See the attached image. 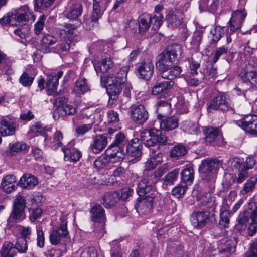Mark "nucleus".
<instances>
[{
  "mask_svg": "<svg viewBox=\"0 0 257 257\" xmlns=\"http://www.w3.org/2000/svg\"><path fill=\"white\" fill-rule=\"evenodd\" d=\"M187 189L186 185H178L172 190V194L177 198L182 197Z\"/></svg>",
  "mask_w": 257,
  "mask_h": 257,
  "instance_id": "nucleus-62",
  "label": "nucleus"
},
{
  "mask_svg": "<svg viewBox=\"0 0 257 257\" xmlns=\"http://www.w3.org/2000/svg\"><path fill=\"white\" fill-rule=\"evenodd\" d=\"M236 107L231 104L229 96L223 92H218L207 103V110L209 113L215 111H232L235 112Z\"/></svg>",
  "mask_w": 257,
  "mask_h": 257,
  "instance_id": "nucleus-4",
  "label": "nucleus"
},
{
  "mask_svg": "<svg viewBox=\"0 0 257 257\" xmlns=\"http://www.w3.org/2000/svg\"><path fill=\"white\" fill-rule=\"evenodd\" d=\"M64 154V159L70 162H77L81 157V152L75 148L69 149L65 147L62 148Z\"/></svg>",
  "mask_w": 257,
  "mask_h": 257,
  "instance_id": "nucleus-32",
  "label": "nucleus"
},
{
  "mask_svg": "<svg viewBox=\"0 0 257 257\" xmlns=\"http://www.w3.org/2000/svg\"><path fill=\"white\" fill-rule=\"evenodd\" d=\"M76 112V108L68 104L63 105L58 108V113L61 115H73Z\"/></svg>",
  "mask_w": 257,
  "mask_h": 257,
  "instance_id": "nucleus-54",
  "label": "nucleus"
},
{
  "mask_svg": "<svg viewBox=\"0 0 257 257\" xmlns=\"http://www.w3.org/2000/svg\"><path fill=\"white\" fill-rule=\"evenodd\" d=\"M212 35V41L216 43L218 42L224 34V29L220 26H216L210 31Z\"/></svg>",
  "mask_w": 257,
  "mask_h": 257,
  "instance_id": "nucleus-55",
  "label": "nucleus"
},
{
  "mask_svg": "<svg viewBox=\"0 0 257 257\" xmlns=\"http://www.w3.org/2000/svg\"><path fill=\"white\" fill-rule=\"evenodd\" d=\"M179 173V169L176 168L167 174L164 177V184L166 185H171L177 178Z\"/></svg>",
  "mask_w": 257,
  "mask_h": 257,
  "instance_id": "nucleus-50",
  "label": "nucleus"
},
{
  "mask_svg": "<svg viewBox=\"0 0 257 257\" xmlns=\"http://www.w3.org/2000/svg\"><path fill=\"white\" fill-rule=\"evenodd\" d=\"M236 124L245 132L257 136V115L248 114L236 121Z\"/></svg>",
  "mask_w": 257,
  "mask_h": 257,
  "instance_id": "nucleus-10",
  "label": "nucleus"
},
{
  "mask_svg": "<svg viewBox=\"0 0 257 257\" xmlns=\"http://www.w3.org/2000/svg\"><path fill=\"white\" fill-rule=\"evenodd\" d=\"M150 133L153 134V137L156 140V145H164L166 142L167 139L166 136L162 134L160 130L156 128L150 129Z\"/></svg>",
  "mask_w": 257,
  "mask_h": 257,
  "instance_id": "nucleus-47",
  "label": "nucleus"
},
{
  "mask_svg": "<svg viewBox=\"0 0 257 257\" xmlns=\"http://www.w3.org/2000/svg\"><path fill=\"white\" fill-rule=\"evenodd\" d=\"M228 53L230 55L231 58H233L234 53L233 52L230 51V49L228 46L224 45L217 48L214 52L213 57L212 60V62L213 63H215L218 61L221 56L226 54Z\"/></svg>",
  "mask_w": 257,
  "mask_h": 257,
  "instance_id": "nucleus-40",
  "label": "nucleus"
},
{
  "mask_svg": "<svg viewBox=\"0 0 257 257\" xmlns=\"http://www.w3.org/2000/svg\"><path fill=\"white\" fill-rule=\"evenodd\" d=\"M219 6V0H202L200 4V9L206 7L210 12L214 13L217 10Z\"/></svg>",
  "mask_w": 257,
  "mask_h": 257,
  "instance_id": "nucleus-46",
  "label": "nucleus"
},
{
  "mask_svg": "<svg viewBox=\"0 0 257 257\" xmlns=\"http://www.w3.org/2000/svg\"><path fill=\"white\" fill-rule=\"evenodd\" d=\"M154 71V66L149 59L139 62L137 65L136 73L139 78L145 80H150Z\"/></svg>",
  "mask_w": 257,
  "mask_h": 257,
  "instance_id": "nucleus-11",
  "label": "nucleus"
},
{
  "mask_svg": "<svg viewBox=\"0 0 257 257\" xmlns=\"http://www.w3.org/2000/svg\"><path fill=\"white\" fill-rule=\"evenodd\" d=\"M125 156L121 149L117 147L112 150V152L104 156H101L96 159L93 163L95 167L98 169L107 167L110 163H118L123 160Z\"/></svg>",
  "mask_w": 257,
  "mask_h": 257,
  "instance_id": "nucleus-7",
  "label": "nucleus"
},
{
  "mask_svg": "<svg viewBox=\"0 0 257 257\" xmlns=\"http://www.w3.org/2000/svg\"><path fill=\"white\" fill-rule=\"evenodd\" d=\"M63 74L62 71L57 73H52L47 76L46 88L50 94H54L58 85V80Z\"/></svg>",
  "mask_w": 257,
  "mask_h": 257,
  "instance_id": "nucleus-24",
  "label": "nucleus"
},
{
  "mask_svg": "<svg viewBox=\"0 0 257 257\" xmlns=\"http://www.w3.org/2000/svg\"><path fill=\"white\" fill-rule=\"evenodd\" d=\"M129 70L127 66L122 67L118 71L109 75L106 79L108 85L107 93L109 96V102L116 100L122 90V85L126 81V75Z\"/></svg>",
  "mask_w": 257,
  "mask_h": 257,
  "instance_id": "nucleus-2",
  "label": "nucleus"
},
{
  "mask_svg": "<svg viewBox=\"0 0 257 257\" xmlns=\"http://www.w3.org/2000/svg\"><path fill=\"white\" fill-rule=\"evenodd\" d=\"M94 66L97 73L99 72L105 73L112 67L113 62L110 58H106L96 64H94Z\"/></svg>",
  "mask_w": 257,
  "mask_h": 257,
  "instance_id": "nucleus-39",
  "label": "nucleus"
},
{
  "mask_svg": "<svg viewBox=\"0 0 257 257\" xmlns=\"http://www.w3.org/2000/svg\"><path fill=\"white\" fill-rule=\"evenodd\" d=\"M131 117L132 120L138 124H143L148 118L149 114L143 105H134L131 107Z\"/></svg>",
  "mask_w": 257,
  "mask_h": 257,
  "instance_id": "nucleus-14",
  "label": "nucleus"
},
{
  "mask_svg": "<svg viewBox=\"0 0 257 257\" xmlns=\"http://www.w3.org/2000/svg\"><path fill=\"white\" fill-rule=\"evenodd\" d=\"M19 183L23 188L31 189L38 184V181L35 176L31 174H25L20 178Z\"/></svg>",
  "mask_w": 257,
  "mask_h": 257,
  "instance_id": "nucleus-25",
  "label": "nucleus"
},
{
  "mask_svg": "<svg viewBox=\"0 0 257 257\" xmlns=\"http://www.w3.org/2000/svg\"><path fill=\"white\" fill-rule=\"evenodd\" d=\"M25 218L24 210L13 207L12 211L7 220L8 225L12 226L14 223L20 222Z\"/></svg>",
  "mask_w": 257,
  "mask_h": 257,
  "instance_id": "nucleus-27",
  "label": "nucleus"
},
{
  "mask_svg": "<svg viewBox=\"0 0 257 257\" xmlns=\"http://www.w3.org/2000/svg\"><path fill=\"white\" fill-rule=\"evenodd\" d=\"M34 78L24 72L19 78V82L24 87L30 86L33 83Z\"/></svg>",
  "mask_w": 257,
  "mask_h": 257,
  "instance_id": "nucleus-59",
  "label": "nucleus"
},
{
  "mask_svg": "<svg viewBox=\"0 0 257 257\" xmlns=\"http://www.w3.org/2000/svg\"><path fill=\"white\" fill-rule=\"evenodd\" d=\"M199 125L198 123L193 122L189 120L183 121L181 125V129L185 132L190 134L197 133L198 130Z\"/></svg>",
  "mask_w": 257,
  "mask_h": 257,
  "instance_id": "nucleus-41",
  "label": "nucleus"
},
{
  "mask_svg": "<svg viewBox=\"0 0 257 257\" xmlns=\"http://www.w3.org/2000/svg\"><path fill=\"white\" fill-rule=\"evenodd\" d=\"M0 254L2 257H14L17 254V251L13 244L8 242L3 245Z\"/></svg>",
  "mask_w": 257,
  "mask_h": 257,
  "instance_id": "nucleus-42",
  "label": "nucleus"
},
{
  "mask_svg": "<svg viewBox=\"0 0 257 257\" xmlns=\"http://www.w3.org/2000/svg\"><path fill=\"white\" fill-rule=\"evenodd\" d=\"M187 152L185 146L181 144L176 145L170 151L171 157H179L184 156Z\"/></svg>",
  "mask_w": 257,
  "mask_h": 257,
  "instance_id": "nucleus-48",
  "label": "nucleus"
},
{
  "mask_svg": "<svg viewBox=\"0 0 257 257\" xmlns=\"http://www.w3.org/2000/svg\"><path fill=\"white\" fill-rule=\"evenodd\" d=\"M60 221L59 227L56 229H53L49 235L50 242L54 245L58 244L62 239L66 237L69 234L67 230L66 215H63L61 216Z\"/></svg>",
  "mask_w": 257,
  "mask_h": 257,
  "instance_id": "nucleus-8",
  "label": "nucleus"
},
{
  "mask_svg": "<svg viewBox=\"0 0 257 257\" xmlns=\"http://www.w3.org/2000/svg\"><path fill=\"white\" fill-rule=\"evenodd\" d=\"M229 212L227 210H224L220 213L219 224L223 227H227L229 222Z\"/></svg>",
  "mask_w": 257,
  "mask_h": 257,
  "instance_id": "nucleus-63",
  "label": "nucleus"
},
{
  "mask_svg": "<svg viewBox=\"0 0 257 257\" xmlns=\"http://www.w3.org/2000/svg\"><path fill=\"white\" fill-rule=\"evenodd\" d=\"M17 127L15 121L9 117H0V134L3 136L13 135Z\"/></svg>",
  "mask_w": 257,
  "mask_h": 257,
  "instance_id": "nucleus-17",
  "label": "nucleus"
},
{
  "mask_svg": "<svg viewBox=\"0 0 257 257\" xmlns=\"http://www.w3.org/2000/svg\"><path fill=\"white\" fill-rule=\"evenodd\" d=\"M210 220V212L208 211H200L193 214L191 218V222L194 227L202 228L209 223Z\"/></svg>",
  "mask_w": 257,
  "mask_h": 257,
  "instance_id": "nucleus-16",
  "label": "nucleus"
},
{
  "mask_svg": "<svg viewBox=\"0 0 257 257\" xmlns=\"http://www.w3.org/2000/svg\"><path fill=\"white\" fill-rule=\"evenodd\" d=\"M194 171L191 166H186L182 171L181 179L186 185L191 184L194 180Z\"/></svg>",
  "mask_w": 257,
  "mask_h": 257,
  "instance_id": "nucleus-36",
  "label": "nucleus"
},
{
  "mask_svg": "<svg viewBox=\"0 0 257 257\" xmlns=\"http://www.w3.org/2000/svg\"><path fill=\"white\" fill-rule=\"evenodd\" d=\"M152 21V17L150 15H146L141 18L139 23V31L142 35L149 29Z\"/></svg>",
  "mask_w": 257,
  "mask_h": 257,
  "instance_id": "nucleus-44",
  "label": "nucleus"
},
{
  "mask_svg": "<svg viewBox=\"0 0 257 257\" xmlns=\"http://www.w3.org/2000/svg\"><path fill=\"white\" fill-rule=\"evenodd\" d=\"M141 147L138 139L130 142L126 147V156L130 162H135L141 154Z\"/></svg>",
  "mask_w": 257,
  "mask_h": 257,
  "instance_id": "nucleus-15",
  "label": "nucleus"
},
{
  "mask_svg": "<svg viewBox=\"0 0 257 257\" xmlns=\"http://www.w3.org/2000/svg\"><path fill=\"white\" fill-rule=\"evenodd\" d=\"M140 137L142 142L146 146L151 147L156 145L154 137H153V134L150 133V129L141 131Z\"/></svg>",
  "mask_w": 257,
  "mask_h": 257,
  "instance_id": "nucleus-38",
  "label": "nucleus"
},
{
  "mask_svg": "<svg viewBox=\"0 0 257 257\" xmlns=\"http://www.w3.org/2000/svg\"><path fill=\"white\" fill-rule=\"evenodd\" d=\"M46 19V16L42 15L39 17L38 21L35 24L34 31L36 35L39 34L43 30Z\"/></svg>",
  "mask_w": 257,
  "mask_h": 257,
  "instance_id": "nucleus-56",
  "label": "nucleus"
},
{
  "mask_svg": "<svg viewBox=\"0 0 257 257\" xmlns=\"http://www.w3.org/2000/svg\"><path fill=\"white\" fill-rule=\"evenodd\" d=\"M160 128L162 130L169 131L178 127L179 119L176 116L166 118L160 122Z\"/></svg>",
  "mask_w": 257,
  "mask_h": 257,
  "instance_id": "nucleus-29",
  "label": "nucleus"
},
{
  "mask_svg": "<svg viewBox=\"0 0 257 257\" xmlns=\"http://www.w3.org/2000/svg\"><path fill=\"white\" fill-rule=\"evenodd\" d=\"M205 135V140L206 142L211 143L217 140L221 141L223 136L220 130L218 127L207 126L203 128Z\"/></svg>",
  "mask_w": 257,
  "mask_h": 257,
  "instance_id": "nucleus-19",
  "label": "nucleus"
},
{
  "mask_svg": "<svg viewBox=\"0 0 257 257\" xmlns=\"http://www.w3.org/2000/svg\"><path fill=\"white\" fill-rule=\"evenodd\" d=\"M182 53V46L179 44L174 43L168 46L165 51L158 55L157 61L164 60L167 61L169 60L171 62H176L181 58Z\"/></svg>",
  "mask_w": 257,
  "mask_h": 257,
  "instance_id": "nucleus-9",
  "label": "nucleus"
},
{
  "mask_svg": "<svg viewBox=\"0 0 257 257\" xmlns=\"http://www.w3.org/2000/svg\"><path fill=\"white\" fill-rule=\"evenodd\" d=\"M20 11H23L24 13L18 12L15 13V15L17 16L16 19L17 21H18V25H23L24 23L29 19V15H31L33 19H35L34 16L30 12L27 6H23L22 7Z\"/></svg>",
  "mask_w": 257,
  "mask_h": 257,
  "instance_id": "nucleus-37",
  "label": "nucleus"
},
{
  "mask_svg": "<svg viewBox=\"0 0 257 257\" xmlns=\"http://www.w3.org/2000/svg\"><path fill=\"white\" fill-rule=\"evenodd\" d=\"M16 248V251L20 253H26L28 249L27 240L25 239H19L14 246Z\"/></svg>",
  "mask_w": 257,
  "mask_h": 257,
  "instance_id": "nucleus-57",
  "label": "nucleus"
},
{
  "mask_svg": "<svg viewBox=\"0 0 257 257\" xmlns=\"http://www.w3.org/2000/svg\"><path fill=\"white\" fill-rule=\"evenodd\" d=\"M176 62H171L168 60H160L157 61L156 65L159 70L160 75L164 79H173L181 76L182 69L180 67L175 65Z\"/></svg>",
  "mask_w": 257,
  "mask_h": 257,
  "instance_id": "nucleus-5",
  "label": "nucleus"
},
{
  "mask_svg": "<svg viewBox=\"0 0 257 257\" xmlns=\"http://www.w3.org/2000/svg\"><path fill=\"white\" fill-rule=\"evenodd\" d=\"M245 256L246 257H257V238L250 244Z\"/></svg>",
  "mask_w": 257,
  "mask_h": 257,
  "instance_id": "nucleus-60",
  "label": "nucleus"
},
{
  "mask_svg": "<svg viewBox=\"0 0 257 257\" xmlns=\"http://www.w3.org/2000/svg\"><path fill=\"white\" fill-rule=\"evenodd\" d=\"M158 164L153 158H150L145 163V169L142 179L138 184L137 193L138 195L143 196L150 192L154 188V185L158 182L162 175L165 173L167 165L164 164L153 172L151 170L154 169Z\"/></svg>",
  "mask_w": 257,
  "mask_h": 257,
  "instance_id": "nucleus-1",
  "label": "nucleus"
},
{
  "mask_svg": "<svg viewBox=\"0 0 257 257\" xmlns=\"http://www.w3.org/2000/svg\"><path fill=\"white\" fill-rule=\"evenodd\" d=\"M155 196L153 193L145 195L138 204L140 211L145 214H148L153 210Z\"/></svg>",
  "mask_w": 257,
  "mask_h": 257,
  "instance_id": "nucleus-20",
  "label": "nucleus"
},
{
  "mask_svg": "<svg viewBox=\"0 0 257 257\" xmlns=\"http://www.w3.org/2000/svg\"><path fill=\"white\" fill-rule=\"evenodd\" d=\"M160 87L162 89V93H168L174 85V82L173 81H164L159 83Z\"/></svg>",
  "mask_w": 257,
  "mask_h": 257,
  "instance_id": "nucleus-64",
  "label": "nucleus"
},
{
  "mask_svg": "<svg viewBox=\"0 0 257 257\" xmlns=\"http://www.w3.org/2000/svg\"><path fill=\"white\" fill-rule=\"evenodd\" d=\"M156 112L158 118L160 119L169 115L172 112L171 104L167 101H160L157 105Z\"/></svg>",
  "mask_w": 257,
  "mask_h": 257,
  "instance_id": "nucleus-31",
  "label": "nucleus"
},
{
  "mask_svg": "<svg viewBox=\"0 0 257 257\" xmlns=\"http://www.w3.org/2000/svg\"><path fill=\"white\" fill-rule=\"evenodd\" d=\"M125 136L124 133H118L115 135V140L113 143L110 145L109 148L107 149V152H110L113 148V150H115L117 147L120 148L122 151L124 152V151L122 150V148L119 146V145L122 144L123 141H124Z\"/></svg>",
  "mask_w": 257,
  "mask_h": 257,
  "instance_id": "nucleus-51",
  "label": "nucleus"
},
{
  "mask_svg": "<svg viewBox=\"0 0 257 257\" xmlns=\"http://www.w3.org/2000/svg\"><path fill=\"white\" fill-rule=\"evenodd\" d=\"M256 182L257 178L256 177L250 178L244 184L241 193L243 194H245L247 193L252 192L255 188Z\"/></svg>",
  "mask_w": 257,
  "mask_h": 257,
  "instance_id": "nucleus-53",
  "label": "nucleus"
},
{
  "mask_svg": "<svg viewBox=\"0 0 257 257\" xmlns=\"http://www.w3.org/2000/svg\"><path fill=\"white\" fill-rule=\"evenodd\" d=\"M16 177L13 175H8L3 179L1 183L3 190L7 193H11L15 190L16 185Z\"/></svg>",
  "mask_w": 257,
  "mask_h": 257,
  "instance_id": "nucleus-28",
  "label": "nucleus"
},
{
  "mask_svg": "<svg viewBox=\"0 0 257 257\" xmlns=\"http://www.w3.org/2000/svg\"><path fill=\"white\" fill-rule=\"evenodd\" d=\"M10 152L11 155H14L16 153L23 152H27L29 149V146L24 142H16L10 147Z\"/></svg>",
  "mask_w": 257,
  "mask_h": 257,
  "instance_id": "nucleus-45",
  "label": "nucleus"
},
{
  "mask_svg": "<svg viewBox=\"0 0 257 257\" xmlns=\"http://www.w3.org/2000/svg\"><path fill=\"white\" fill-rule=\"evenodd\" d=\"M89 90V88L86 79L84 78H80L76 81L72 92L76 95H81L87 92Z\"/></svg>",
  "mask_w": 257,
  "mask_h": 257,
  "instance_id": "nucleus-34",
  "label": "nucleus"
},
{
  "mask_svg": "<svg viewBox=\"0 0 257 257\" xmlns=\"http://www.w3.org/2000/svg\"><path fill=\"white\" fill-rule=\"evenodd\" d=\"M91 219L95 223L100 224L101 228L104 226L106 219L105 211L103 208L99 204H94L90 210Z\"/></svg>",
  "mask_w": 257,
  "mask_h": 257,
  "instance_id": "nucleus-18",
  "label": "nucleus"
},
{
  "mask_svg": "<svg viewBox=\"0 0 257 257\" xmlns=\"http://www.w3.org/2000/svg\"><path fill=\"white\" fill-rule=\"evenodd\" d=\"M55 0H35L34 9L37 11L46 10Z\"/></svg>",
  "mask_w": 257,
  "mask_h": 257,
  "instance_id": "nucleus-52",
  "label": "nucleus"
},
{
  "mask_svg": "<svg viewBox=\"0 0 257 257\" xmlns=\"http://www.w3.org/2000/svg\"><path fill=\"white\" fill-rule=\"evenodd\" d=\"M217 205L215 197L210 193H207L203 196L200 200L199 206L203 209L208 210L207 211H214Z\"/></svg>",
  "mask_w": 257,
  "mask_h": 257,
  "instance_id": "nucleus-26",
  "label": "nucleus"
},
{
  "mask_svg": "<svg viewBox=\"0 0 257 257\" xmlns=\"http://www.w3.org/2000/svg\"><path fill=\"white\" fill-rule=\"evenodd\" d=\"M119 200V193L117 192L106 193L102 198V204L106 208L115 206Z\"/></svg>",
  "mask_w": 257,
  "mask_h": 257,
  "instance_id": "nucleus-30",
  "label": "nucleus"
},
{
  "mask_svg": "<svg viewBox=\"0 0 257 257\" xmlns=\"http://www.w3.org/2000/svg\"><path fill=\"white\" fill-rule=\"evenodd\" d=\"M246 208L250 211V218L257 219V195L249 199L247 203Z\"/></svg>",
  "mask_w": 257,
  "mask_h": 257,
  "instance_id": "nucleus-43",
  "label": "nucleus"
},
{
  "mask_svg": "<svg viewBox=\"0 0 257 257\" xmlns=\"http://www.w3.org/2000/svg\"><path fill=\"white\" fill-rule=\"evenodd\" d=\"M219 162L215 160H204L200 166L199 171L204 180L210 183L214 188L216 174L219 168Z\"/></svg>",
  "mask_w": 257,
  "mask_h": 257,
  "instance_id": "nucleus-6",
  "label": "nucleus"
},
{
  "mask_svg": "<svg viewBox=\"0 0 257 257\" xmlns=\"http://www.w3.org/2000/svg\"><path fill=\"white\" fill-rule=\"evenodd\" d=\"M107 143V138L105 136L97 135L93 138L90 149L94 153H98L106 147Z\"/></svg>",
  "mask_w": 257,
  "mask_h": 257,
  "instance_id": "nucleus-21",
  "label": "nucleus"
},
{
  "mask_svg": "<svg viewBox=\"0 0 257 257\" xmlns=\"http://www.w3.org/2000/svg\"><path fill=\"white\" fill-rule=\"evenodd\" d=\"M248 177V174L247 169L242 168L241 170H239L237 175L233 178V182L234 183H241Z\"/></svg>",
  "mask_w": 257,
  "mask_h": 257,
  "instance_id": "nucleus-58",
  "label": "nucleus"
},
{
  "mask_svg": "<svg viewBox=\"0 0 257 257\" xmlns=\"http://www.w3.org/2000/svg\"><path fill=\"white\" fill-rule=\"evenodd\" d=\"M247 13L243 10H236L232 14L231 17L228 22V28L231 33H234L239 29L246 17Z\"/></svg>",
  "mask_w": 257,
  "mask_h": 257,
  "instance_id": "nucleus-12",
  "label": "nucleus"
},
{
  "mask_svg": "<svg viewBox=\"0 0 257 257\" xmlns=\"http://www.w3.org/2000/svg\"><path fill=\"white\" fill-rule=\"evenodd\" d=\"M103 12H101V7L99 1L94 0L93 10L90 19L85 20V23L88 29L98 26V20L101 17Z\"/></svg>",
  "mask_w": 257,
  "mask_h": 257,
  "instance_id": "nucleus-13",
  "label": "nucleus"
},
{
  "mask_svg": "<svg viewBox=\"0 0 257 257\" xmlns=\"http://www.w3.org/2000/svg\"><path fill=\"white\" fill-rule=\"evenodd\" d=\"M82 12V5L79 3H74L69 2L65 11V17L71 20L75 21V23L72 24H64V31L67 35V37L70 39H73L77 36L78 31L77 28L81 24L78 20V17L81 15Z\"/></svg>",
  "mask_w": 257,
  "mask_h": 257,
  "instance_id": "nucleus-3",
  "label": "nucleus"
},
{
  "mask_svg": "<svg viewBox=\"0 0 257 257\" xmlns=\"http://www.w3.org/2000/svg\"><path fill=\"white\" fill-rule=\"evenodd\" d=\"M239 75L244 82L251 86L257 85V71L246 67L241 70Z\"/></svg>",
  "mask_w": 257,
  "mask_h": 257,
  "instance_id": "nucleus-22",
  "label": "nucleus"
},
{
  "mask_svg": "<svg viewBox=\"0 0 257 257\" xmlns=\"http://www.w3.org/2000/svg\"><path fill=\"white\" fill-rule=\"evenodd\" d=\"M57 42V38L54 36L46 34L44 35L40 42L42 50L45 53L50 52V47Z\"/></svg>",
  "mask_w": 257,
  "mask_h": 257,
  "instance_id": "nucleus-33",
  "label": "nucleus"
},
{
  "mask_svg": "<svg viewBox=\"0 0 257 257\" xmlns=\"http://www.w3.org/2000/svg\"><path fill=\"white\" fill-rule=\"evenodd\" d=\"M37 233V245L40 248H43L45 245V237L44 227L42 224L37 225L36 227Z\"/></svg>",
  "mask_w": 257,
  "mask_h": 257,
  "instance_id": "nucleus-49",
  "label": "nucleus"
},
{
  "mask_svg": "<svg viewBox=\"0 0 257 257\" xmlns=\"http://www.w3.org/2000/svg\"><path fill=\"white\" fill-rule=\"evenodd\" d=\"M26 203L25 197L21 195H18L14 200L13 207L21 209H22V210H25L26 207Z\"/></svg>",
  "mask_w": 257,
  "mask_h": 257,
  "instance_id": "nucleus-61",
  "label": "nucleus"
},
{
  "mask_svg": "<svg viewBox=\"0 0 257 257\" xmlns=\"http://www.w3.org/2000/svg\"><path fill=\"white\" fill-rule=\"evenodd\" d=\"M63 137L62 133L60 131H56L53 135V140L49 141L47 137H46L45 141L46 143L54 150H56L58 147L62 145L61 141L63 140Z\"/></svg>",
  "mask_w": 257,
  "mask_h": 257,
  "instance_id": "nucleus-35",
  "label": "nucleus"
},
{
  "mask_svg": "<svg viewBox=\"0 0 257 257\" xmlns=\"http://www.w3.org/2000/svg\"><path fill=\"white\" fill-rule=\"evenodd\" d=\"M165 20L168 27L171 28H177L183 22L182 14L178 11L169 12L166 16Z\"/></svg>",
  "mask_w": 257,
  "mask_h": 257,
  "instance_id": "nucleus-23",
  "label": "nucleus"
}]
</instances>
